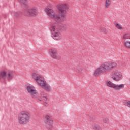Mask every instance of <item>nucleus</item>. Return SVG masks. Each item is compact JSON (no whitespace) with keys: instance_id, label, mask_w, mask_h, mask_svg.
I'll use <instances>...</instances> for the list:
<instances>
[{"instance_id":"nucleus-10","label":"nucleus","mask_w":130,"mask_h":130,"mask_svg":"<svg viewBox=\"0 0 130 130\" xmlns=\"http://www.w3.org/2000/svg\"><path fill=\"white\" fill-rule=\"evenodd\" d=\"M122 76V74H121V73L118 72V71H116L114 73V75L112 76V78L115 81H119Z\"/></svg>"},{"instance_id":"nucleus-9","label":"nucleus","mask_w":130,"mask_h":130,"mask_svg":"<svg viewBox=\"0 0 130 130\" xmlns=\"http://www.w3.org/2000/svg\"><path fill=\"white\" fill-rule=\"evenodd\" d=\"M32 78L34 79V80H35V81H36L38 85H39L40 83H42L44 80L43 78L41 77L39 74L36 73H34L32 74Z\"/></svg>"},{"instance_id":"nucleus-24","label":"nucleus","mask_w":130,"mask_h":130,"mask_svg":"<svg viewBox=\"0 0 130 130\" xmlns=\"http://www.w3.org/2000/svg\"><path fill=\"white\" fill-rule=\"evenodd\" d=\"M93 118H94V116L93 115H91L89 117V119H90V120H93Z\"/></svg>"},{"instance_id":"nucleus-22","label":"nucleus","mask_w":130,"mask_h":130,"mask_svg":"<svg viewBox=\"0 0 130 130\" xmlns=\"http://www.w3.org/2000/svg\"><path fill=\"white\" fill-rule=\"evenodd\" d=\"M93 129L94 130H99V126L98 125H93Z\"/></svg>"},{"instance_id":"nucleus-8","label":"nucleus","mask_w":130,"mask_h":130,"mask_svg":"<svg viewBox=\"0 0 130 130\" xmlns=\"http://www.w3.org/2000/svg\"><path fill=\"white\" fill-rule=\"evenodd\" d=\"M50 55L52 58L59 60L61 58L60 55H58V52L57 50L52 49L50 51Z\"/></svg>"},{"instance_id":"nucleus-17","label":"nucleus","mask_w":130,"mask_h":130,"mask_svg":"<svg viewBox=\"0 0 130 130\" xmlns=\"http://www.w3.org/2000/svg\"><path fill=\"white\" fill-rule=\"evenodd\" d=\"M123 38H124V39H130V34H126L124 35L123 37Z\"/></svg>"},{"instance_id":"nucleus-4","label":"nucleus","mask_w":130,"mask_h":130,"mask_svg":"<svg viewBox=\"0 0 130 130\" xmlns=\"http://www.w3.org/2000/svg\"><path fill=\"white\" fill-rule=\"evenodd\" d=\"M30 113L26 111L21 112L18 115V122L20 124H27L30 120Z\"/></svg>"},{"instance_id":"nucleus-16","label":"nucleus","mask_w":130,"mask_h":130,"mask_svg":"<svg viewBox=\"0 0 130 130\" xmlns=\"http://www.w3.org/2000/svg\"><path fill=\"white\" fill-rule=\"evenodd\" d=\"M123 104L125 105V106H128V107L130 108V101H125L123 102Z\"/></svg>"},{"instance_id":"nucleus-14","label":"nucleus","mask_w":130,"mask_h":130,"mask_svg":"<svg viewBox=\"0 0 130 130\" xmlns=\"http://www.w3.org/2000/svg\"><path fill=\"white\" fill-rule=\"evenodd\" d=\"M7 76L8 81V82H10V81H11V80H12L13 79V73H12V72H10L8 73Z\"/></svg>"},{"instance_id":"nucleus-13","label":"nucleus","mask_w":130,"mask_h":130,"mask_svg":"<svg viewBox=\"0 0 130 130\" xmlns=\"http://www.w3.org/2000/svg\"><path fill=\"white\" fill-rule=\"evenodd\" d=\"M7 78V72L6 71H1L0 72V80L4 79L5 80Z\"/></svg>"},{"instance_id":"nucleus-2","label":"nucleus","mask_w":130,"mask_h":130,"mask_svg":"<svg viewBox=\"0 0 130 130\" xmlns=\"http://www.w3.org/2000/svg\"><path fill=\"white\" fill-rule=\"evenodd\" d=\"M22 9H24V16L26 17H36L38 15V10L35 8L29 9L28 0H19Z\"/></svg>"},{"instance_id":"nucleus-3","label":"nucleus","mask_w":130,"mask_h":130,"mask_svg":"<svg viewBox=\"0 0 130 130\" xmlns=\"http://www.w3.org/2000/svg\"><path fill=\"white\" fill-rule=\"evenodd\" d=\"M117 67V64L116 62H105L102 64L98 69L96 70L94 73V76H99L100 74L106 72V71H110Z\"/></svg>"},{"instance_id":"nucleus-20","label":"nucleus","mask_w":130,"mask_h":130,"mask_svg":"<svg viewBox=\"0 0 130 130\" xmlns=\"http://www.w3.org/2000/svg\"><path fill=\"white\" fill-rule=\"evenodd\" d=\"M115 26L116 27V28H117L118 29H119V30H121V29H122V27H121V26L120 25V24L117 23L115 24Z\"/></svg>"},{"instance_id":"nucleus-19","label":"nucleus","mask_w":130,"mask_h":130,"mask_svg":"<svg viewBox=\"0 0 130 130\" xmlns=\"http://www.w3.org/2000/svg\"><path fill=\"white\" fill-rule=\"evenodd\" d=\"M125 45L128 48H130V41H126L125 42Z\"/></svg>"},{"instance_id":"nucleus-11","label":"nucleus","mask_w":130,"mask_h":130,"mask_svg":"<svg viewBox=\"0 0 130 130\" xmlns=\"http://www.w3.org/2000/svg\"><path fill=\"white\" fill-rule=\"evenodd\" d=\"M41 87H42V88H44L45 90L46 91H47L48 92H49V91L51 90V87L50 86L48 85V84H46L45 83V82H44V80L42 81L40 84H39Z\"/></svg>"},{"instance_id":"nucleus-6","label":"nucleus","mask_w":130,"mask_h":130,"mask_svg":"<svg viewBox=\"0 0 130 130\" xmlns=\"http://www.w3.org/2000/svg\"><path fill=\"white\" fill-rule=\"evenodd\" d=\"M45 123L47 128L52 129V125L53 124V120L50 115H47L45 117Z\"/></svg>"},{"instance_id":"nucleus-5","label":"nucleus","mask_w":130,"mask_h":130,"mask_svg":"<svg viewBox=\"0 0 130 130\" xmlns=\"http://www.w3.org/2000/svg\"><path fill=\"white\" fill-rule=\"evenodd\" d=\"M26 89L32 98H39V94L38 93L36 92V90L35 89V87L29 85L27 86Z\"/></svg>"},{"instance_id":"nucleus-18","label":"nucleus","mask_w":130,"mask_h":130,"mask_svg":"<svg viewBox=\"0 0 130 130\" xmlns=\"http://www.w3.org/2000/svg\"><path fill=\"white\" fill-rule=\"evenodd\" d=\"M41 100H44L45 101V105L46 106V101H47V98L45 96H42L41 98Z\"/></svg>"},{"instance_id":"nucleus-7","label":"nucleus","mask_w":130,"mask_h":130,"mask_svg":"<svg viewBox=\"0 0 130 130\" xmlns=\"http://www.w3.org/2000/svg\"><path fill=\"white\" fill-rule=\"evenodd\" d=\"M106 84L108 87H110V88H113L115 90H121V89H123V88H124V85L120 84V85H116L110 81L107 82Z\"/></svg>"},{"instance_id":"nucleus-21","label":"nucleus","mask_w":130,"mask_h":130,"mask_svg":"<svg viewBox=\"0 0 130 130\" xmlns=\"http://www.w3.org/2000/svg\"><path fill=\"white\" fill-rule=\"evenodd\" d=\"M101 29V32H104V33H107V30L105 29V27H103Z\"/></svg>"},{"instance_id":"nucleus-23","label":"nucleus","mask_w":130,"mask_h":130,"mask_svg":"<svg viewBox=\"0 0 130 130\" xmlns=\"http://www.w3.org/2000/svg\"><path fill=\"white\" fill-rule=\"evenodd\" d=\"M103 122H104V123H107L108 122V119L106 118L104 119Z\"/></svg>"},{"instance_id":"nucleus-12","label":"nucleus","mask_w":130,"mask_h":130,"mask_svg":"<svg viewBox=\"0 0 130 130\" xmlns=\"http://www.w3.org/2000/svg\"><path fill=\"white\" fill-rule=\"evenodd\" d=\"M11 15L14 19H19V18H20V17H21L22 15H23V13H22V12L20 11L13 12L11 13Z\"/></svg>"},{"instance_id":"nucleus-15","label":"nucleus","mask_w":130,"mask_h":130,"mask_svg":"<svg viewBox=\"0 0 130 130\" xmlns=\"http://www.w3.org/2000/svg\"><path fill=\"white\" fill-rule=\"evenodd\" d=\"M111 4V0H106V8H108L110 4Z\"/></svg>"},{"instance_id":"nucleus-1","label":"nucleus","mask_w":130,"mask_h":130,"mask_svg":"<svg viewBox=\"0 0 130 130\" xmlns=\"http://www.w3.org/2000/svg\"><path fill=\"white\" fill-rule=\"evenodd\" d=\"M57 8L59 10V14L55 15L54 11L51 9L46 8L45 12L49 16L50 18L54 19L57 23H55L51 27V31L52 32V35L54 39L56 40H60L61 39V34L57 31V23L63 22V19L66 17V11L69 10V6L64 4H59L57 6Z\"/></svg>"}]
</instances>
